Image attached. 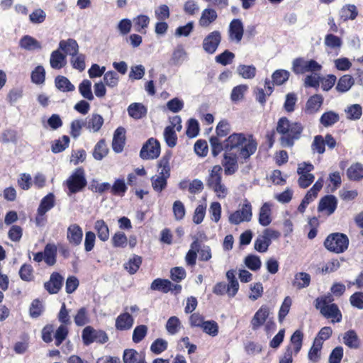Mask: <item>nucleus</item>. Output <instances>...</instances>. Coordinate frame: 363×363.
Listing matches in <instances>:
<instances>
[{"label":"nucleus","instance_id":"nucleus-1","mask_svg":"<svg viewBox=\"0 0 363 363\" xmlns=\"http://www.w3.org/2000/svg\"><path fill=\"white\" fill-rule=\"evenodd\" d=\"M276 130L281 135V145L283 147H292L295 142L300 139L303 126L300 122L291 121L286 117H281L277 122Z\"/></svg>","mask_w":363,"mask_h":363},{"label":"nucleus","instance_id":"nucleus-2","mask_svg":"<svg viewBox=\"0 0 363 363\" xmlns=\"http://www.w3.org/2000/svg\"><path fill=\"white\" fill-rule=\"evenodd\" d=\"M330 296H318L315 300V308L320 314L326 318L331 319L333 323H340L342 313L338 306L333 303Z\"/></svg>","mask_w":363,"mask_h":363},{"label":"nucleus","instance_id":"nucleus-3","mask_svg":"<svg viewBox=\"0 0 363 363\" xmlns=\"http://www.w3.org/2000/svg\"><path fill=\"white\" fill-rule=\"evenodd\" d=\"M222 172L221 166L215 165L209 171V174L206 179L207 186L213 191L219 199H225L228 194V188L222 182Z\"/></svg>","mask_w":363,"mask_h":363},{"label":"nucleus","instance_id":"nucleus-4","mask_svg":"<svg viewBox=\"0 0 363 363\" xmlns=\"http://www.w3.org/2000/svg\"><path fill=\"white\" fill-rule=\"evenodd\" d=\"M349 245L348 237L340 233L330 234L324 242V246L327 250L335 253H342Z\"/></svg>","mask_w":363,"mask_h":363},{"label":"nucleus","instance_id":"nucleus-5","mask_svg":"<svg viewBox=\"0 0 363 363\" xmlns=\"http://www.w3.org/2000/svg\"><path fill=\"white\" fill-rule=\"evenodd\" d=\"M65 184L69 189V195L81 191L87 184L84 169H76L66 180Z\"/></svg>","mask_w":363,"mask_h":363},{"label":"nucleus","instance_id":"nucleus-6","mask_svg":"<svg viewBox=\"0 0 363 363\" xmlns=\"http://www.w3.org/2000/svg\"><path fill=\"white\" fill-rule=\"evenodd\" d=\"M321 69V65L314 60L298 57L292 62V71L296 74H303L306 72L315 73L320 72Z\"/></svg>","mask_w":363,"mask_h":363},{"label":"nucleus","instance_id":"nucleus-7","mask_svg":"<svg viewBox=\"0 0 363 363\" xmlns=\"http://www.w3.org/2000/svg\"><path fill=\"white\" fill-rule=\"evenodd\" d=\"M252 218V207L247 199H245L240 209L230 213L228 221L232 225H239L243 222H249Z\"/></svg>","mask_w":363,"mask_h":363},{"label":"nucleus","instance_id":"nucleus-8","mask_svg":"<svg viewBox=\"0 0 363 363\" xmlns=\"http://www.w3.org/2000/svg\"><path fill=\"white\" fill-rule=\"evenodd\" d=\"M160 154V144L159 141L151 138L143 145L140 152V157L143 160H154L157 158Z\"/></svg>","mask_w":363,"mask_h":363},{"label":"nucleus","instance_id":"nucleus-9","mask_svg":"<svg viewBox=\"0 0 363 363\" xmlns=\"http://www.w3.org/2000/svg\"><path fill=\"white\" fill-rule=\"evenodd\" d=\"M82 336L84 343L86 345L94 342L105 343L108 339L104 331L94 330L90 326H87L83 330Z\"/></svg>","mask_w":363,"mask_h":363},{"label":"nucleus","instance_id":"nucleus-10","mask_svg":"<svg viewBox=\"0 0 363 363\" xmlns=\"http://www.w3.org/2000/svg\"><path fill=\"white\" fill-rule=\"evenodd\" d=\"M221 33L218 30H213L209 33L202 42L203 50L208 54H214L221 42Z\"/></svg>","mask_w":363,"mask_h":363},{"label":"nucleus","instance_id":"nucleus-11","mask_svg":"<svg viewBox=\"0 0 363 363\" xmlns=\"http://www.w3.org/2000/svg\"><path fill=\"white\" fill-rule=\"evenodd\" d=\"M151 289L164 294L169 291L180 293L182 286L179 284H172L168 279H156L151 284Z\"/></svg>","mask_w":363,"mask_h":363},{"label":"nucleus","instance_id":"nucleus-12","mask_svg":"<svg viewBox=\"0 0 363 363\" xmlns=\"http://www.w3.org/2000/svg\"><path fill=\"white\" fill-rule=\"evenodd\" d=\"M337 206V198L333 195H326L320 200L318 211L329 216L335 211Z\"/></svg>","mask_w":363,"mask_h":363},{"label":"nucleus","instance_id":"nucleus-13","mask_svg":"<svg viewBox=\"0 0 363 363\" xmlns=\"http://www.w3.org/2000/svg\"><path fill=\"white\" fill-rule=\"evenodd\" d=\"M244 26L239 18H234L231 21L228 28V37L231 42L239 43L243 37Z\"/></svg>","mask_w":363,"mask_h":363},{"label":"nucleus","instance_id":"nucleus-14","mask_svg":"<svg viewBox=\"0 0 363 363\" xmlns=\"http://www.w3.org/2000/svg\"><path fill=\"white\" fill-rule=\"evenodd\" d=\"M257 148V143L252 135H247L245 142L242 144L240 150V157L245 160L249 159L254 155Z\"/></svg>","mask_w":363,"mask_h":363},{"label":"nucleus","instance_id":"nucleus-15","mask_svg":"<svg viewBox=\"0 0 363 363\" xmlns=\"http://www.w3.org/2000/svg\"><path fill=\"white\" fill-rule=\"evenodd\" d=\"M83 230L77 223L71 224L67 230V240L69 243L74 246L79 245L82 242Z\"/></svg>","mask_w":363,"mask_h":363},{"label":"nucleus","instance_id":"nucleus-16","mask_svg":"<svg viewBox=\"0 0 363 363\" xmlns=\"http://www.w3.org/2000/svg\"><path fill=\"white\" fill-rule=\"evenodd\" d=\"M269 315V309L266 306H262L255 313L251 320V327L253 330H257L262 325H263L268 320Z\"/></svg>","mask_w":363,"mask_h":363},{"label":"nucleus","instance_id":"nucleus-17","mask_svg":"<svg viewBox=\"0 0 363 363\" xmlns=\"http://www.w3.org/2000/svg\"><path fill=\"white\" fill-rule=\"evenodd\" d=\"M63 281V277L58 272H55L51 274L49 281L45 283L44 286L50 294H57L62 288Z\"/></svg>","mask_w":363,"mask_h":363},{"label":"nucleus","instance_id":"nucleus-18","mask_svg":"<svg viewBox=\"0 0 363 363\" xmlns=\"http://www.w3.org/2000/svg\"><path fill=\"white\" fill-rule=\"evenodd\" d=\"M222 165L224 167L225 175L235 174L238 169L237 155L225 152L222 161Z\"/></svg>","mask_w":363,"mask_h":363},{"label":"nucleus","instance_id":"nucleus-19","mask_svg":"<svg viewBox=\"0 0 363 363\" xmlns=\"http://www.w3.org/2000/svg\"><path fill=\"white\" fill-rule=\"evenodd\" d=\"M247 135L244 133H233L225 141L224 147L225 151H230L234 149L240 150L242 144L245 142Z\"/></svg>","mask_w":363,"mask_h":363},{"label":"nucleus","instance_id":"nucleus-20","mask_svg":"<svg viewBox=\"0 0 363 363\" xmlns=\"http://www.w3.org/2000/svg\"><path fill=\"white\" fill-rule=\"evenodd\" d=\"M60 51L65 52V55L74 57L79 52V45L73 38L67 40H62L59 43V48Z\"/></svg>","mask_w":363,"mask_h":363},{"label":"nucleus","instance_id":"nucleus-21","mask_svg":"<svg viewBox=\"0 0 363 363\" xmlns=\"http://www.w3.org/2000/svg\"><path fill=\"white\" fill-rule=\"evenodd\" d=\"M170 177L162 172H158L157 174L150 178L151 186L153 190L157 193H161L167 186V179Z\"/></svg>","mask_w":363,"mask_h":363},{"label":"nucleus","instance_id":"nucleus-22","mask_svg":"<svg viewBox=\"0 0 363 363\" xmlns=\"http://www.w3.org/2000/svg\"><path fill=\"white\" fill-rule=\"evenodd\" d=\"M125 130L123 127H118L114 132L112 148L114 152L119 153L123 150L125 140Z\"/></svg>","mask_w":363,"mask_h":363},{"label":"nucleus","instance_id":"nucleus-23","mask_svg":"<svg viewBox=\"0 0 363 363\" xmlns=\"http://www.w3.org/2000/svg\"><path fill=\"white\" fill-rule=\"evenodd\" d=\"M85 128L90 132L97 133L104 124L103 117L98 113H93L84 120Z\"/></svg>","mask_w":363,"mask_h":363},{"label":"nucleus","instance_id":"nucleus-24","mask_svg":"<svg viewBox=\"0 0 363 363\" xmlns=\"http://www.w3.org/2000/svg\"><path fill=\"white\" fill-rule=\"evenodd\" d=\"M134 323V318L128 313H123L120 314L116 320L115 326L118 330H128Z\"/></svg>","mask_w":363,"mask_h":363},{"label":"nucleus","instance_id":"nucleus-25","mask_svg":"<svg viewBox=\"0 0 363 363\" xmlns=\"http://www.w3.org/2000/svg\"><path fill=\"white\" fill-rule=\"evenodd\" d=\"M323 103V97L320 94L311 96L307 101L305 112L308 114L317 113Z\"/></svg>","mask_w":363,"mask_h":363},{"label":"nucleus","instance_id":"nucleus-26","mask_svg":"<svg viewBox=\"0 0 363 363\" xmlns=\"http://www.w3.org/2000/svg\"><path fill=\"white\" fill-rule=\"evenodd\" d=\"M272 203L265 202L262 204L259 211V223L264 226H268L272 221Z\"/></svg>","mask_w":363,"mask_h":363},{"label":"nucleus","instance_id":"nucleus-27","mask_svg":"<svg viewBox=\"0 0 363 363\" xmlns=\"http://www.w3.org/2000/svg\"><path fill=\"white\" fill-rule=\"evenodd\" d=\"M19 47L27 51H33L42 48L41 43L29 35H23L20 39Z\"/></svg>","mask_w":363,"mask_h":363},{"label":"nucleus","instance_id":"nucleus-28","mask_svg":"<svg viewBox=\"0 0 363 363\" xmlns=\"http://www.w3.org/2000/svg\"><path fill=\"white\" fill-rule=\"evenodd\" d=\"M50 67L55 69H60L67 64L66 55L57 49L51 52L50 58Z\"/></svg>","mask_w":363,"mask_h":363},{"label":"nucleus","instance_id":"nucleus-29","mask_svg":"<svg viewBox=\"0 0 363 363\" xmlns=\"http://www.w3.org/2000/svg\"><path fill=\"white\" fill-rule=\"evenodd\" d=\"M218 18V14L216 10L211 8H207L203 10L201 16L199 18V26L203 28L208 27L212 24Z\"/></svg>","mask_w":363,"mask_h":363},{"label":"nucleus","instance_id":"nucleus-30","mask_svg":"<svg viewBox=\"0 0 363 363\" xmlns=\"http://www.w3.org/2000/svg\"><path fill=\"white\" fill-rule=\"evenodd\" d=\"M128 115L136 120L140 119L147 114L146 107L141 103H132L128 107Z\"/></svg>","mask_w":363,"mask_h":363},{"label":"nucleus","instance_id":"nucleus-31","mask_svg":"<svg viewBox=\"0 0 363 363\" xmlns=\"http://www.w3.org/2000/svg\"><path fill=\"white\" fill-rule=\"evenodd\" d=\"M150 18L147 15H138L133 18V23L135 30L140 33L145 34L150 24Z\"/></svg>","mask_w":363,"mask_h":363},{"label":"nucleus","instance_id":"nucleus-32","mask_svg":"<svg viewBox=\"0 0 363 363\" xmlns=\"http://www.w3.org/2000/svg\"><path fill=\"white\" fill-rule=\"evenodd\" d=\"M45 262L48 266H53L57 261V248L55 244L48 243L44 248Z\"/></svg>","mask_w":363,"mask_h":363},{"label":"nucleus","instance_id":"nucleus-33","mask_svg":"<svg viewBox=\"0 0 363 363\" xmlns=\"http://www.w3.org/2000/svg\"><path fill=\"white\" fill-rule=\"evenodd\" d=\"M100 240L105 242L109 238V228L105 221L102 219L96 220L94 226Z\"/></svg>","mask_w":363,"mask_h":363},{"label":"nucleus","instance_id":"nucleus-34","mask_svg":"<svg viewBox=\"0 0 363 363\" xmlns=\"http://www.w3.org/2000/svg\"><path fill=\"white\" fill-rule=\"evenodd\" d=\"M187 58V52L184 50L183 45H179L176 47L172 52L170 62L173 65H181Z\"/></svg>","mask_w":363,"mask_h":363},{"label":"nucleus","instance_id":"nucleus-35","mask_svg":"<svg viewBox=\"0 0 363 363\" xmlns=\"http://www.w3.org/2000/svg\"><path fill=\"white\" fill-rule=\"evenodd\" d=\"M199 247L200 243L197 239L191 242L190 249L185 256V261L188 266H195L197 258V252Z\"/></svg>","mask_w":363,"mask_h":363},{"label":"nucleus","instance_id":"nucleus-36","mask_svg":"<svg viewBox=\"0 0 363 363\" xmlns=\"http://www.w3.org/2000/svg\"><path fill=\"white\" fill-rule=\"evenodd\" d=\"M311 282L310 274L306 272L296 273L292 281V286L296 289H303L309 286Z\"/></svg>","mask_w":363,"mask_h":363},{"label":"nucleus","instance_id":"nucleus-37","mask_svg":"<svg viewBox=\"0 0 363 363\" xmlns=\"http://www.w3.org/2000/svg\"><path fill=\"white\" fill-rule=\"evenodd\" d=\"M303 340V333L299 330H296L291 335L290 339L293 354L296 355L301 350Z\"/></svg>","mask_w":363,"mask_h":363},{"label":"nucleus","instance_id":"nucleus-38","mask_svg":"<svg viewBox=\"0 0 363 363\" xmlns=\"http://www.w3.org/2000/svg\"><path fill=\"white\" fill-rule=\"evenodd\" d=\"M354 84L353 77L350 74H345L339 79L335 88L338 92L345 93L349 91Z\"/></svg>","mask_w":363,"mask_h":363},{"label":"nucleus","instance_id":"nucleus-39","mask_svg":"<svg viewBox=\"0 0 363 363\" xmlns=\"http://www.w3.org/2000/svg\"><path fill=\"white\" fill-rule=\"evenodd\" d=\"M128 190V186L123 178L116 179L111 185V193L113 196L123 197Z\"/></svg>","mask_w":363,"mask_h":363},{"label":"nucleus","instance_id":"nucleus-40","mask_svg":"<svg viewBox=\"0 0 363 363\" xmlns=\"http://www.w3.org/2000/svg\"><path fill=\"white\" fill-rule=\"evenodd\" d=\"M343 342L352 349H357L359 346V337L354 330H350L344 334Z\"/></svg>","mask_w":363,"mask_h":363},{"label":"nucleus","instance_id":"nucleus-41","mask_svg":"<svg viewBox=\"0 0 363 363\" xmlns=\"http://www.w3.org/2000/svg\"><path fill=\"white\" fill-rule=\"evenodd\" d=\"M345 113L348 120L357 121L359 120L362 115V107L357 104H352L345 109Z\"/></svg>","mask_w":363,"mask_h":363},{"label":"nucleus","instance_id":"nucleus-42","mask_svg":"<svg viewBox=\"0 0 363 363\" xmlns=\"http://www.w3.org/2000/svg\"><path fill=\"white\" fill-rule=\"evenodd\" d=\"M172 158L170 152H166L157 163V172H162L166 175L170 176L171 168L169 162Z\"/></svg>","mask_w":363,"mask_h":363},{"label":"nucleus","instance_id":"nucleus-43","mask_svg":"<svg viewBox=\"0 0 363 363\" xmlns=\"http://www.w3.org/2000/svg\"><path fill=\"white\" fill-rule=\"evenodd\" d=\"M237 72L240 76L246 79H253L257 73L256 67L251 65H240L237 67Z\"/></svg>","mask_w":363,"mask_h":363},{"label":"nucleus","instance_id":"nucleus-44","mask_svg":"<svg viewBox=\"0 0 363 363\" xmlns=\"http://www.w3.org/2000/svg\"><path fill=\"white\" fill-rule=\"evenodd\" d=\"M55 86L63 92L72 91L74 90V86L70 81L64 76H57L55 79Z\"/></svg>","mask_w":363,"mask_h":363},{"label":"nucleus","instance_id":"nucleus-45","mask_svg":"<svg viewBox=\"0 0 363 363\" xmlns=\"http://www.w3.org/2000/svg\"><path fill=\"white\" fill-rule=\"evenodd\" d=\"M347 175L350 180H359L363 178V165L356 163L351 165L347 171Z\"/></svg>","mask_w":363,"mask_h":363},{"label":"nucleus","instance_id":"nucleus-46","mask_svg":"<svg viewBox=\"0 0 363 363\" xmlns=\"http://www.w3.org/2000/svg\"><path fill=\"white\" fill-rule=\"evenodd\" d=\"M55 195L52 193H49L42 199L38 209H39L40 212H48L55 206Z\"/></svg>","mask_w":363,"mask_h":363},{"label":"nucleus","instance_id":"nucleus-47","mask_svg":"<svg viewBox=\"0 0 363 363\" xmlns=\"http://www.w3.org/2000/svg\"><path fill=\"white\" fill-rule=\"evenodd\" d=\"M340 119L338 113L330 111L325 112L320 118V123L324 127H329L334 125Z\"/></svg>","mask_w":363,"mask_h":363},{"label":"nucleus","instance_id":"nucleus-48","mask_svg":"<svg viewBox=\"0 0 363 363\" xmlns=\"http://www.w3.org/2000/svg\"><path fill=\"white\" fill-rule=\"evenodd\" d=\"M108 149L104 139L100 140L95 145L93 157L96 160H101L108 154Z\"/></svg>","mask_w":363,"mask_h":363},{"label":"nucleus","instance_id":"nucleus-49","mask_svg":"<svg viewBox=\"0 0 363 363\" xmlns=\"http://www.w3.org/2000/svg\"><path fill=\"white\" fill-rule=\"evenodd\" d=\"M79 91L83 98L92 101L94 95L91 91V82L89 79H84L79 85Z\"/></svg>","mask_w":363,"mask_h":363},{"label":"nucleus","instance_id":"nucleus-50","mask_svg":"<svg viewBox=\"0 0 363 363\" xmlns=\"http://www.w3.org/2000/svg\"><path fill=\"white\" fill-rule=\"evenodd\" d=\"M45 310L44 303L39 298L34 299L30 306L29 313L30 317L36 318L41 315Z\"/></svg>","mask_w":363,"mask_h":363},{"label":"nucleus","instance_id":"nucleus-51","mask_svg":"<svg viewBox=\"0 0 363 363\" xmlns=\"http://www.w3.org/2000/svg\"><path fill=\"white\" fill-rule=\"evenodd\" d=\"M31 82L35 84H43L45 80V70L41 65L37 66L31 72Z\"/></svg>","mask_w":363,"mask_h":363},{"label":"nucleus","instance_id":"nucleus-52","mask_svg":"<svg viewBox=\"0 0 363 363\" xmlns=\"http://www.w3.org/2000/svg\"><path fill=\"white\" fill-rule=\"evenodd\" d=\"M322 347L323 344L320 340H313V345L308 354V357L311 361L316 362L320 359Z\"/></svg>","mask_w":363,"mask_h":363},{"label":"nucleus","instance_id":"nucleus-53","mask_svg":"<svg viewBox=\"0 0 363 363\" xmlns=\"http://www.w3.org/2000/svg\"><path fill=\"white\" fill-rule=\"evenodd\" d=\"M245 266L252 271H257L262 266V262L259 256L249 255L245 258Z\"/></svg>","mask_w":363,"mask_h":363},{"label":"nucleus","instance_id":"nucleus-54","mask_svg":"<svg viewBox=\"0 0 363 363\" xmlns=\"http://www.w3.org/2000/svg\"><path fill=\"white\" fill-rule=\"evenodd\" d=\"M147 331L148 328L145 325H140L136 326L133 332V342L136 344L140 342L146 337Z\"/></svg>","mask_w":363,"mask_h":363},{"label":"nucleus","instance_id":"nucleus-55","mask_svg":"<svg viewBox=\"0 0 363 363\" xmlns=\"http://www.w3.org/2000/svg\"><path fill=\"white\" fill-rule=\"evenodd\" d=\"M357 16V10L354 5H347L340 11V18L343 21L354 20Z\"/></svg>","mask_w":363,"mask_h":363},{"label":"nucleus","instance_id":"nucleus-56","mask_svg":"<svg viewBox=\"0 0 363 363\" xmlns=\"http://www.w3.org/2000/svg\"><path fill=\"white\" fill-rule=\"evenodd\" d=\"M142 263V258L138 255H134L124 264L125 269L131 274H135Z\"/></svg>","mask_w":363,"mask_h":363},{"label":"nucleus","instance_id":"nucleus-57","mask_svg":"<svg viewBox=\"0 0 363 363\" xmlns=\"http://www.w3.org/2000/svg\"><path fill=\"white\" fill-rule=\"evenodd\" d=\"M164 138L169 147H173L177 145V136L175 130H173V127L167 126L164 128Z\"/></svg>","mask_w":363,"mask_h":363},{"label":"nucleus","instance_id":"nucleus-58","mask_svg":"<svg viewBox=\"0 0 363 363\" xmlns=\"http://www.w3.org/2000/svg\"><path fill=\"white\" fill-rule=\"evenodd\" d=\"M324 43L328 48L333 50H339L342 45L341 38L333 34L326 35Z\"/></svg>","mask_w":363,"mask_h":363},{"label":"nucleus","instance_id":"nucleus-59","mask_svg":"<svg viewBox=\"0 0 363 363\" xmlns=\"http://www.w3.org/2000/svg\"><path fill=\"white\" fill-rule=\"evenodd\" d=\"M181 322L176 316L170 317L166 323V330L170 335H174L179 332L181 328Z\"/></svg>","mask_w":363,"mask_h":363},{"label":"nucleus","instance_id":"nucleus-60","mask_svg":"<svg viewBox=\"0 0 363 363\" xmlns=\"http://www.w3.org/2000/svg\"><path fill=\"white\" fill-rule=\"evenodd\" d=\"M46 19V13L41 9H34L29 15V21L33 24L43 23Z\"/></svg>","mask_w":363,"mask_h":363},{"label":"nucleus","instance_id":"nucleus-61","mask_svg":"<svg viewBox=\"0 0 363 363\" xmlns=\"http://www.w3.org/2000/svg\"><path fill=\"white\" fill-rule=\"evenodd\" d=\"M69 138L67 135H63L60 139L57 140L52 145V151L54 153H59L65 150L69 145Z\"/></svg>","mask_w":363,"mask_h":363},{"label":"nucleus","instance_id":"nucleus-62","mask_svg":"<svg viewBox=\"0 0 363 363\" xmlns=\"http://www.w3.org/2000/svg\"><path fill=\"white\" fill-rule=\"evenodd\" d=\"M68 335V328L65 325H60L54 334L55 344L59 347L66 339Z\"/></svg>","mask_w":363,"mask_h":363},{"label":"nucleus","instance_id":"nucleus-63","mask_svg":"<svg viewBox=\"0 0 363 363\" xmlns=\"http://www.w3.org/2000/svg\"><path fill=\"white\" fill-rule=\"evenodd\" d=\"M104 82L108 87L114 88L118 84L119 77L116 72L108 71L104 75Z\"/></svg>","mask_w":363,"mask_h":363},{"label":"nucleus","instance_id":"nucleus-64","mask_svg":"<svg viewBox=\"0 0 363 363\" xmlns=\"http://www.w3.org/2000/svg\"><path fill=\"white\" fill-rule=\"evenodd\" d=\"M289 72L285 69L276 70L272 76L273 82L277 85H281L286 82L289 77Z\"/></svg>","mask_w":363,"mask_h":363}]
</instances>
